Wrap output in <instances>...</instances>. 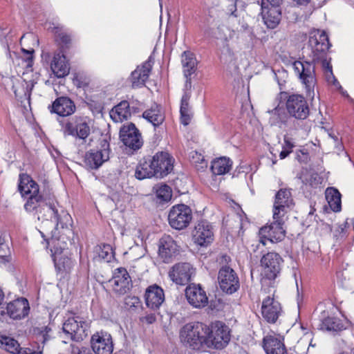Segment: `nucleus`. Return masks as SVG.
<instances>
[{
  "label": "nucleus",
  "instance_id": "nucleus-1",
  "mask_svg": "<svg viewBox=\"0 0 354 354\" xmlns=\"http://www.w3.org/2000/svg\"><path fill=\"white\" fill-rule=\"evenodd\" d=\"M37 203L34 205L33 210L26 211L39 221H46V225L55 227L64 223L68 224L72 220L71 215L59 205L54 196L44 194Z\"/></svg>",
  "mask_w": 354,
  "mask_h": 354
},
{
  "label": "nucleus",
  "instance_id": "nucleus-2",
  "mask_svg": "<svg viewBox=\"0 0 354 354\" xmlns=\"http://www.w3.org/2000/svg\"><path fill=\"white\" fill-rule=\"evenodd\" d=\"M50 232V236L45 235L44 232L40 233L50 247L51 255H61L68 252V245L73 243L74 232L72 230V221L68 223H64L54 227Z\"/></svg>",
  "mask_w": 354,
  "mask_h": 354
},
{
  "label": "nucleus",
  "instance_id": "nucleus-3",
  "mask_svg": "<svg viewBox=\"0 0 354 354\" xmlns=\"http://www.w3.org/2000/svg\"><path fill=\"white\" fill-rule=\"evenodd\" d=\"M208 326L198 322H190L184 325L180 330V342L194 350L206 348V338Z\"/></svg>",
  "mask_w": 354,
  "mask_h": 354
},
{
  "label": "nucleus",
  "instance_id": "nucleus-4",
  "mask_svg": "<svg viewBox=\"0 0 354 354\" xmlns=\"http://www.w3.org/2000/svg\"><path fill=\"white\" fill-rule=\"evenodd\" d=\"M309 46L313 53V62H321L324 73L332 70V66L326 57V52L331 46L326 32L324 30H315L310 32L308 40Z\"/></svg>",
  "mask_w": 354,
  "mask_h": 354
},
{
  "label": "nucleus",
  "instance_id": "nucleus-5",
  "mask_svg": "<svg viewBox=\"0 0 354 354\" xmlns=\"http://www.w3.org/2000/svg\"><path fill=\"white\" fill-rule=\"evenodd\" d=\"M18 190L21 196L26 198L24 204L25 210H33L38 199L44 196L40 192L38 184L27 174H21L19 177Z\"/></svg>",
  "mask_w": 354,
  "mask_h": 354
},
{
  "label": "nucleus",
  "instance_id": "nucleus-6",
  "mask_svg": "<svg viewBox=\"0 0 354 354\" xmlns=\"http://www.w3.org/2000/svg\"><path fill=\"white\" fill-rule=\"evenodd\" d=\"M292 66L304 85L307 97L313 100L315 97V86L317 82L314 62L298 60L294 62Z\"/></svg>",
  "mask_w": 354,
  "mask_h": 354
},
{
  "label": "nucleus",
  "instance_id": "nucleus-7",
  "mask_svg": "<svg viewBox=\"0 0 354 354\" xmlns=\"http://www.w3.org/2000/svg\"><path fill=\"white\" fill-rule=\"evenodd\" d=\"M206 338V348L221 349L230 340V331L224 323L217 321L208 326Z\"/></svg>",
  "mask_w": 354,
  "mask_h": 354
},
{
  "label": "nucleus",
  "instance_id": "nucleus-8",
  "mask_svg": "<svg viewBox=\"0 0 354 354\" xmlns=\"http://www.w3.org/2000/svg\"><path fill=\"white\" fill-rule=\"evenodd\" d=\"M58 122L64 137L71 136L84 140L90 134V127L84 118L75 116L68 119L58 120Z\"/></svg>",
  "mask_w": 354,
  "mask_h": 354
},
{
  "label": "nucleus",
  "instance_id": "nucleus-9",
  "mask_svg": "<svg viewBox=\"0 0 354 354\" xmlns=\"http://www.w3.org/2000/svg\"><path fill=\"white\" fill-rule=\"evenodd\" d=\"M280 95H286V109L289 116L297 120H304L310 113L308 103L303 95L288 94L280 93Z\"/></svg>",
  "mask_w": 354,
  "mask_h": 354
},
{
  "label": "nucleus",
  "instance_id": "nucleus-10",
  "mask_svg": "<svg viewBox=\"0 0 354 354\" xmlns=\"http://www.w3.org/2000/svg\"><path fill=\"white\" fill-rule=\"evenodd\" d=\"M273 219L274 221L272 223L260 229L259 243L255 245L256 248L254 249V251L258 249L261 244L263 246L266 245L267 241L277 243L284 239L286 231L283 228V218H277Z\"/></svg>",
  "mask_w": 354,
  "mask_h": 354
},
{
  "label": "nucleus",
  "instance_id": "nucleus-11",
  "mask_svg": "<svg viewBox=\"0 0 354 354\" xmlns=\"http://www.w3.org/2000/svg\"><path fill=\"white\" fill-rule=\"evenodd\" d=\"M192 220V212L190 207L184 204L173 206L168 214L170 226L178 230L186 228Z\"/></svg>",
  "mask_w": 354,
  "mask_h": 354
},
{
  "label": "nucleus",
  "instance_id": "nucleus-12",
  "mask_svg": "<svg viewBox=\"0 0 354 354\" xmlns=\"http://www.w3.org/2000/svg\"><path fill=\"white\" fill-rule=\"evenodd\" d=\"M89 326V322L84 317L75 316L65 321L62 329L73 340L79 342L88 335Z\"/></svg>",
  "mask_w": 354,
  "mask_h": 354
},
{
  "label": "nucleus",
  "instance_id": "nucleus-13",
  "mask_svg": "<svg viewBox=\"0 0 354 354\" xmlns=\"http://www.w3.org/2000/svg\"><path fill=\"white\" fill-rule=\"evenodd\" d=\"M110 145L104 139L101 140L100 147L92 149L86 153L84 162L86 167L91 169H97L104 162L109 159Z\"/></svg>",
  "mask_w": 354,
  "mask_h": 354
},
{
  "label": "nucleus",
  "instance_id": "nucleus-14",
  "mask_svg": "<svg viewBox=\"0 0 354 354\" xmlns=\"http://www.w3.org/2000/svg\"><path fill=\"white\" fill-rule=\"evenodd\" d=\"M218 281L220 288L227 294H232L239 289V277L235 271L227 266L220 268Z\"/></svg>",
  "mask_w": 354,
  "mask_h": 354
},
{
  "label": "nucleus",
  "instance_id": "nucleus-15",
  "mask_svg": "<svg viewBox=\"0 0 354 354\" xmlns=\"http://www.w3.org/2000/svg\"><path fill=\"white\" fill-rule=\"evenodd\" d=\"M283 262V259L278 253L268 252L260 261L263 274L270 280L274 279L281 272Z\"/></svg>",
  "mask_w": 354,
  "mask_h": 354
},
{
  "label": "nucleus",
  "instance_id": "nucleus-16",
  "mask_svg": "<svg viewBox=\"0 0 354 354\" xmlns=\"http://www.w3.org/2000/svg\"><path fill=\"white\" fill-rule=\"evenodd\" d=\"M120 138L126 147L133 151L138 150L143 145L141 133L133 123L124 124L121 127Z\"/></svg>",
  "mask_w": 354,
  "mask_h": 354
},
{
  "label": "nucleus",
  "instance_id": "nucleus-17",
  "mask_svg": "<svg viewBox=\"0 0 354 354\" xmlns=\"http://www.w3.org/2000/svg\"><path fill=\"white\" fill-rule=\"evenodd\" d=\"M294 205L290 189H281L275 195L273 218H283L288 210Z\"/></svg>",
  "mask_w": 354,
  "mask_h": 354
},
{
  "label": "nucleus",
  "instance_id": "nucleus-18",
  "mask_svg": "<svg viewBox=\"0 0 354 354\" xmlns=\"http://www.w3.org/2000/svg\"><path fill=\"white\" fill-rule=\"evenodd\" d=\"M93 351L95 354H111L113 350L111 335L104 331L97 332L91 339Z\"/></svg>",
  "mask_w": 354,
  "mask_h": 354
},
{
  "label": "nucleus",
  "instance_id": "nucleus-19",
  "mask_svg": "<svg viewBox=\"0 0 354 354\" xmlns=\"http://www.w3.org/2000/svg\"><path fill=\"white\" fill-rule=\"evenodd\" d=\"M153 64V58L150 56L147 61L131 73L129 81L133 88H140L145 86V82L149 77Z\"/></svg>",
  "mask_w": 354,
  "mask_h": 354
},
{
  "label": "nucleus",
  "instance_id": "nucleus-20",
  "mask_svg": "<svg viewBox=\"0 0 354 354\" xmlns=\"http://www.w3.org/2000/svg\"><path fill=\"white\" fill-rule=\"evenodd\" d=\"M157 178H162L169 174L173 169V159L170 155L164 151L156 153L151 156Z\"/></svg>",
  "mask_w": 354,
  "mask_h": 354
},
{
  "label": "nucleus",
  "instance_id": "nucleus-21",
  "mask_svg": "<svg viewBox=\"0 0 354 354\" xmlns=\"http://www.w3.org/2000/svg\"><path fill=\"white\" fill-rule=\"evenodd\" d=\"M282 308L280 303L270 296L262 301L261 314L264 319L270 324L277 322L282 314Z\"/></svg>",
  "mask_w": 354,
  "mask_h": 354
},
{
  "label": "nucleus",
  "instance_id": "nucleus-22",
  "mask_svg": "<svg viewBox=\"0 0 354 354\" xmlns=\"http://www.w3.org/2000/svg\"><path fill=\"white\" fill-rule=\"evenodd\" d=\"M176 242L169 235H164L159 241L158 255L165 263L171 262L178 254Z\"/></svg>",
  "mask_w": 354,
  "mask_h": 354
},
{
  "label": "nucleus",
  "instance_id": "nucleus-23",
  "mask_svg": "<svg viewBox=\"0 0 354 354\" xmlns=\"http://www.w3.org/2000/svg\"><path fill=\"white\" fill-rule=\"evenodd\" d=\"M193 273L194 269L190 263H180L171 268L169 277L176 284L184 286L191 280Z\"/></svg>",
  "mask_w": 354,
  "mask_h": 354
},
{
  "label": "nucleus",
  "instance_id": "nucleus-24",
  "mask_svg": "<svg viewBox=\"0 0 354 354\" xmlns=\"http://www.w3.org/2000/svg\"><path fill=\"white\" fill-rule=\"evenodd\" d=\"M185 296L189 304L194 308H203L208 304V297L200 284L189 285L185 290Z\"/></svg>",
  "mask_w": 354,
  "mask_h": 354
},
{
  "label": "nucleus",
  "instance_id": "nucleus-25",
  "mask_svg": "<svg viewBox=\"0 0 354 354\" xmlns=\"http://www.w3.org/2000/svg\"><path fill=\"white\" fill-rule=\"evenodd\" d=\"M194 242L201 246H207L214 239L212 227L206 221H199L193 232Z\"/></svg>",
  "mask_w": 354,
  "mask_h": 354
},
{
  "label": "nucleus",
  "instance_id": "nucleus-26",
  "mask_svg": "<svg viewBox=\"0 0 354 354\" xmlns=\"http://www.w3.org/2000/svg\"><path fill=\"white\" fill-rule=\"evenodd\" d=\"M51 113H56L62 117L72 115L76 110L74 102L68 97H57L52 104L48 107Z\"/></svg>",
  "mask_w": 354,
  "mask_h": 354
},
{
  "label": "nucleus",
  "instance_id": "nucleus-27",
  "mask_svg": "<svg viewBox=\"0 0 354 354\" xmlns=\"http://www.w3.org/2000/svg\"><path fill=\"white\" fill-rule=\"evenodd\" d=\"M131 281V277L124 268L115 269L112 279L109 281L113 290L119 294H124L129 290Z\"/></svg>",
  "mask_w": 354,
  "mask_h": 354
},
{
  "label": "nucleus",
  "instance_id": "nucleus-28",
  "mask_svg": "<svg viewBox=\"0 0 354 354\" xmlns=\"http://www.w3.org/2000/svg\"><path fill=\"white\" fill-rule=\"evenodd\" d=\"M30 306L28 301L24 297L9 302L6 306L7 315L13 319H21L28 315Z\"/></svg>",
  "mask_w": 354,
  "mask_h": 354
},
{
  "label": "nucleus",
  "instance_id": "nucleus-29",
  "mask_svg": "<svg viewBox=\"0 0 354 354\" xmlns=\"http://www.w3.org/2000/svg\"><path fill=\"white\" fill-rule=\"evenodd\" d=\"M261 15L268 28H276L281 21V12L279 5H267L262 1Z\"/></svg>",
  "mask_w": 354,
  "mask_h": 354
},
{
  "label": "nucleus",
  "instance_id": "nucleus-30",
  "mask_svg": "<svg viewBox=\"0 0 354 354\" xmlns=\"http://www.w3.org/2000/svg\"><path fill=\"white\" fill-rule=\"evenodd\" d=\"M279 335H268L263 339V347L266 354H288L283 342Z\"/></svg>",
  "mask_w": 354,
  "mask_h": 354
},
{
  "label": "nucleus",
  "instance_id": "nucleus-31",
  "mask_svg": "<svg viewBox=\"0 0 354 354\" xmlns=\"http://www.w3.org/2000/svg\"><path fill=\"white\" fill-rule=\"evenodd\" d=\"M145 299L148 308L153 310L158 309L165 301L164 291L156 284L150 286L146 289Z\"/></svg>",
  "mask_w": 354,
  "mask_h": 354
},
{
  "label": "nucleus",
  "instance_id": "nucleus-32",
  "mask_svg": "<svg viewBox=\"0 0 354 354\" xmlns=\"http://www.w3.org/2000/svg\"><path fill=\"white\" fill-rule=\"evenodd\" d=\"M50 69L58 78L64 77L69 73V63L62 51L58 50L54 53L50 62Z\"/></svg>",
  "mask_w": 354,
  "mask_h": 354
},
{
  "label": "nucleus",
  "instance_id": "nucleus-33",
  "mask_svg": "<svg viewBox=\"0 0 354 354\" xmlns=\"http://www.w3.org/2000/svg\"><path fill=\"white\" fill-rule=\"evenodd\" d=\"M57 272L60 274H66L71 272L75 265L70 252L62 253L61 255H52Z\"/></svg>",
  "mask_w": 354,
  "mask_h": 354
},
{
  "label": "nucleus",
  "instance_id": "nucleus-34",
  "mask_svg": "<svg viewBox=\"0 0 354 354\" xmlns=\"http://www.w3.org/2000/svg\"><path fill=\"white\" fill-rule=\"evenodd\" d=\"M274 108L268 111L270 114L269 123L272 126L281 127L283 124L287 122L288 115L283 107L280 106V99L276 98Z\"/></svg>",
  "mask_w": 354,
  "mask_h": 354
},
{
  "label": "nucleus",
  "instance_id": "nucleus-35",
  "mask_svg": "<svg viewBox=\"0 0 354 354\" xmlns=\"http://www.w3.org/2000/svg\"><path fill=\"white\" fill-rule=\"evenodd\" d=\"M153 166L151 156L143 158L136 167L135 177L138 180H143L153 176L156 177Z\"/></svg>",
  "mask_w": 354,
  "mask_h": 354
},
{
  "label": "nucleus",
  "instance_id": "nucleus-36",
  "mask_svg": "<svg viewBox=\"0 0 354 354\" xmlns=\"http://www.w3.org/2000/svg\"><path fill=\"white\" fill-rule=\"evenodd\" d=\"M129 102L123 100L115 106L110 111V117L115 122H122L131 116Z\"/></svg>",
  "mask_w": 354,
  "mask_h": 354
},
{
  "label": "nucleus",
  "instance_id": "nucleus-37",
  "mask_svg": "<svg viewBox=\"0 0 354 354\" xmlns=\"http://www.w3.org/2000/svg\"><path fill=\"white\" fill-rule=\"evenodd\" d=\"M142 116L154 127L159 126L165 120V115L162 113V109L158 104H153L150 109L144 111Z\"/></svg>",
  "mask_w": 354,
  "mask_h": 354
},
{
  "label": "nucleus",
  "instance_id": "nucleus-38",
  "mask_svg": "<svg viewBox=\"0 0 354 354\" xmlns=\"http://www.w3.org/2000/svg\"><path fill=\"white\" fill-rule=\"evenodd\" d=\"M183 75H192L197 68V60L194 54L190 51H185L181 55Z\"/></svg>",
  "mask_w": 354,
  "mask_h": 354
},
{
  "label": "nucleus",
  "instance_id": "nucleus-39",
  "mask_svg": "<svg viewBox=\"0 0 354 354\" xmlns=\"http://www.w3.org/2000/svg\"><path fill=\"white\" fill-rule=\"evenodd\" d=\"M232 165V161L227 157L214 159L211 164V171L214 175H223L228 173Z\"/></svg>",
  "mask_w": 354,
  "mask_h": 354
},
{
  "label": "nucleus",
  "instance_id": "nucleus-40",
  "mask_svg": "<svg viewBox=\"0 0 354 354\" xmlns=\"http://www.w3.org/2000/svg\"><path fill=\"white\" fill-rule=\"evenodd\" d=\"M326 199L333 212H337L341 210V194L337 189L334 187L327 188L326 190Z\"/></svg>",
  "mask_w": 354,
  "mask_h": 354
},
{
  "label": "nucleus",
  "instance_id": "nucleus-41",
  "mask_svg": "<svg viewBox=\"0 0 354 354\" xmlns=\"http://www.w3.org/2000/svg\"><path fill=\"white\" fill-rule=\"evenodd\" d=\"M0 348L12 354H19L21 350L20 344L16 339L6 335H0Z\"/></svg>",
  "mask_w": 354,
  "mask_h": 354
},
{
  "label": "nucleus",
  "instance_id": "nucleus-42",
  "mask_svg": "<svg viewBox=\"0 0 354 354\" xmlns=\"http://www.w3.org/2000/svg\"><path fill=\"white\" fill-rule=\"evenodd\" d=\"M219 50V59L221 63L227 66L234 64V52L228 43L223 44V46L220 48Z\"/></svg>",
  "mask_w": 354,
  "mask_h": 354
},
{
  "label": "nucleus",
  "instance_id": "nucleus-43",
  "mask_svg": "<svg viewBox=\"0 0 354 354\" xmlns=\"http://www.w3.org/2000/svg\"><path fill=\"white\" fill-rule=\"evenodd\" d=\"M190 98V94L185 93L181 99L180 104V120L181 123L184 125H187L191 120V115L189 109V100Z\"/></svg>",
  "mask_w": 354,
  "mask_h": 354
},
{
  "label": "nucleus",
  "instance_id": "nucleus-44",
  "mask_svg": "<svg viewBox=\"0 0 354 354\" xmlns=\"http://www.w3.org/2000/svg\"><path fill=\"white\" fill-rule=\"evenodd\" d=\"M321 328L329 332H337L343 328V324L339 319L328 317L322 321Z\"/></svg>",
  "mask_w": 354,
  "mask_h": 354
},
{
  "label": "nucleus",
  "instance_id": "nucleus-45",
  "mask_svg": "<svg viewBox=\"0 0 354 354\" xmlns=\"http://www.w3.org/2000/svg\"><path fill=\"white\" fill-rule=\"evenodd\" d=\"M153 189L155 190L156 197L160 202H167L172 196V191L169 186L165 184L156 185Z\"/></svg>",
  "mask_w": 354,
  "mask_h": 354
},
{
  "label": "nucleus",
  "instance_id": "nucleus-46",
  "mask_svg": "<svg viewBox=\"0 0 354 354\" xmlns=\"http://www.w3.org/2000/svg\"><path fill=\"white\" fill-rule=\"evenodd\" d=\"M192 162L198 171H203L207 167V162L204 156L196 151H194L192 156Z\"/></svg>",
  "mask_w": 354,
  "mask_h": 354
},
{
  "label": "nucleus",
  "instance_id": "nucleus-47",
  "mask_svg": "<svg viewBox=\"0 0 354 354\" xmlns=\"http://www.w3.org/2000/svg\"><path fill=\"white\" fill-rule=\"evenodd\" d=\"M99 257L106 262H111L114 259V252L109 244H104L100 248Z\"/></svg>",
  "mask_w": 354,
  "mask_h": 354
},
{
  "label": "nucleus",
  "instance_id": "nucleus-48",
  "mask_svg": "<svg viewBox=\"0 0 354 354\" xmlns=\"http://www.w3.org/2000/svg\"><path fill=\"white\" fill-rule=\"evenodd\" d=\"M218 35L216 38L223 41L224 43H228L230 39L232 37L233 30L225 26H219L217 28Z\"/></svg>",
  "mask_w": 354,
  "mask_h": 354
},
{
  "label": "nucleus",
  "instance_id": "nucleus-49",
  "mask_svg": "<svg viewBox=\"0 0 354 354\" xmlns=\"http://www.w3.org/2000/svg\"><path fill=\"white\" fill-rule=\"evenodd\" d=\"M22 50L24 53V56H25L24 59L26 63V66L31 67L32 65V62H33L32 53H33L34 50H27L25 49H22Z\"/></svg>",
  "mask_w": 354,
  "mask_h": 354
},
{
  "label": "nucleus",
  "instance_id": "nucleus-50",
  "mask_svg": "<svg viewBox=\"0 0 354 354\" xmlns=\"http://www.w3.org/2000/svg\"><path fill=\"white\" fill-rule=\"evenodd\" d=\"M284 145L283 149H286L292 152V148L295 147L294 142L291 138L288 136H284L283 138Z\"/></svg>",
  "mask_w": 354,
  "mask_h": 354
},
{
  "label": "nucleus",
  "instance_id": "nucleus-51",
  "mask_svg": "<svg viewBox=\"0 0 354 354\" xmlns=\"http://www.w3.org/2000/svg\"><path fill=\"white\" fill-rule=\"evenodd\" d=\"M72 354H93V353L89 348L82 346L81 348H73Z\"/></svg>",
  "mask_w": 354,
  "mask_h": 354
},
{
  "label": "nucleus",
  "instance_id": "nucleus-52",
  "mask_svg": "<svg viewBox=\"0 0 354 354\" xmlns=\"http://www.w3.org/2000/svg\"><path fill=\"white\" fill-rule=\"evenodd\" d=\"M156 317L155 314H153V313L148 314L141 318L142 322H146L148 324H151L154 323L156 322Z\"/></svg>",
  "mask_w": 354,
  "mask_h": 354
},
{
  "label": "nucleus",
  "instance_id": "nucleus-53",
  "mask_svg": "<svg viewBox=\"0 0 354 354\" xmlns=\"http://www.w3.org/2000/svg\"><path fill=\"white\" fill-rule=\"evenodd\" d=\"M58 39L63 44H68L71 41V37L68 35L61 32L57 35Z\"/></svg>",
  "mask_w": 354,
  "mask_h": 354
},
{
  "label": "nucleus",
  "instance_id": "nucleus-54",
  "mask_svg": "<svg viewBox=\"0 0 354 354\" xmlns=\"http://www.w3.org/2000/svg\"><path fill=\"white\" fill-rule=\"evenodd\" d=\"M184 76L185 77V93H187L190 94V93L189 91H190L191 88H192V78H191L192 75H184Z\"/></svg>",
  "mask_w": 354,
  "mask_h": 354
},
{
  "label": "nucleus",
  "instance_id": "nucleus-55",
  "mask_svg": "<svg viewBox=\"0 0 354 354\" xmlns=\"http://www.w3.org/2000/svg\"><path fill=\"white\" fill-rule=\"evenodd\" d=\"M324 74H325L326 80L328 82V83L330 84L333 81L336 82V78L334 76L332 70H328V71L324 73Z\"/></svg>",
  "mask_w": 354,
  "mask_h": 354
},
{
  "label": "nucleus",
  "instance_id": "nucleus-56",
  "mask_svg": "<svg viewBox=\"0 0 354 354\" xmlns=\"http://www.w3.org/2000/svg\"><path fill=\"white\" fill-rule=\"evenodd\" d=\"M26 87L25 95H28V96H30V92L34 87V82L30 81L29 82H26Z\"/></svg>",
  "mask_w": 354,
  "mask_h": 354
},
{
  "label": "nucleus",
  "instance_id": "nucleus-57",
  "mask_svg": "<svg viewBox=\"0 0 354 354\" xmlns=\"http://www.w3.org/2000/svg\"><path fill=\"white\" fill-rule=\"evenodd\" d=\"M21 354H42L41 351H32L30 348H26L23 351Z\"/></svg>",
  "mask_w": 354,
  "mask_h": 354
},
{
  "label": "nucleus",
  "instance_id": "nucleus-58",
  "mask_svg": "<svg viewBox=\"0 0 354 354\" xmlns=\"http://www.w3.org/2000/svg\"><path fill=\"white\" fill-rule=\"evenodd\" d=\"M291 153V151L286 149H283V150L281 151L280 154H279V157L281 159H284L285 158H286L290 153Z\"/></svg>",
  "mask_w": 354,
  "mask_h": 354
},
{
  "label": "nucleus",
  "instance_id": "nucleus-59",
  "mask_svg": "<svg viewBox=\"0 0 354 354\" xmlns=\"http://www.w3.org/2000/svg\"><path fill=\"white\" fill-rule=\"evenodd\" d=\"M298 5L306 6L310 2L311 0H292Z\"/></svg>",
  "mask_w": 354,
  "mask_h": 354
},
{
  "label": "nucleus",
  "instance_id": "nucleus-60",
  "mask_svg": "<svg viewBox=\"0 0 354 354\" xmlns=\"http://www.w3.org/2000/svg\"><path fill=\"white\" fill-rule=\"evenodd\" d=\"M270 5H280L282 0H266Z\"/></svg>",
  "mask_w": 354,
  "mask_h": 354
},
{
  "label": "nucleus",
  "instance_id": "nucleus-61",
  "mask_svg": "<svg viewBox=\"0 0 354 354\" xmlns=\"http://www.w3.org/2000/svg\"><path fill=\"white\" fill-rule=\"evenodd\" d=\"M330 84H332L333 85H334L335 86V88L338 90H341L342 89V86L340 85L339 82L337 81V80L336 79V82L335 81H333Z\"/></svg>",
  "mask_w": 354,
  "mask_h": 354
},
{
  "label": "nucleus",
  "instance_id": "nucleus-62",
  "mask_svg": "<svg viewBox=\"0 0 354 354\" xmlns=\"http://www.w3.org/2000/svg\"><path fill=\"white\" fill-rule=\"evenodd\" d=\"M231 7H232V8L230 9V10L232 11L231 15H234V12L236 10V6L234 4H232Z\"/></svg>",
  "mask_w": 354,
  "mask_h": 354
},
{
  "label": "nucleus",
  "instance_id": "nucleus-63",
  "mask_svg": "<svg viewBox=\"0 0 354 354\" xmlns=\"http://www.w3.org/2000/svg\"><path fill=\"white\" fill-rule=\"evenodd\" d=\"M42 338H43V342L44 343L48 339V335L47 334L43 335Z\"/></svg>",
  "mask_w": 354,
  "mask_h": 354
},
{
  "label": "nucleus",
  "instance_id": "nucleus-64",
  "mask_svg": "<svg viewBox=\"0 0 354 354\" xmlns=\"http://www.w3.org/2000/svg\"><path fill=\"white\" fill-rule=\"evenodd\" d=\"M352 351L353 354H354V348H352V351Z\"/></svg>",
  "mask_w": 354,
  "mask_h": 354
}]
</instances>
